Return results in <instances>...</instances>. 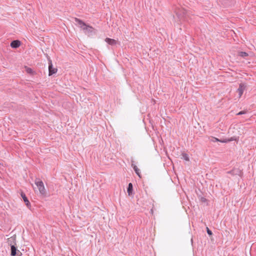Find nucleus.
Here are the masks:
<instances>
[{"mask_svg":"<svg viewBox=\"0 0 256 256\" xmlns=\"http://www.w3.org/2000/svg\"><path fill=\"white\" fill-rule=\"evenodd\" d=\"M34 183L38 188L40 193L44 196H46V192L43 182L38 178H36Z\"/></svg>","mask_w":256,"mask_h":256,"instance_id":"obj_1","label":"nucleus"},{"mask_svg":"<svg viewBox=\"0 0 256 256\" xmlns=\"http://www.w3.org/2000/svg\"><path fill=\"white\" fill-rule=\"evenodd\" d=\"M20 196H21L22 198V199H23L24 202H25L26 206H27V207L28 208L29 206H30V204L29 200H28V198L26 196V194L24 192H22L20 193Z\"/></svg>","mask_w":256,"mask_h":256,"instance_id":"obj_8","label":"nucleus"},{"mask_svg":"<svg viewBox=\"0 0 256 256\" xmlns=\"http://www.w3.org/2000/svg\"><path fill=\"white\" fill-rule=\"evenodd\" d=\"M133 190V186L132 183H129L127 188V192L129 196L132 195Z\"/></svg>","mask_w":256,"mask_h":256,"instance_id":"obj_13","label":"nucleus"},{"mask_svg":"<svg viewBox=\"0 0 256 256\" xmlns=\"http://www.w3.org/2000/svg\"><path fill=\"white\" fill-rule=\"evenodd\" d=\"M20 45V42L19 40H12L10 43V46L12 48H18Z\"/></svg>","mask_w":256,"mask_h":256,"instance_id":"obj_9","label":"nucleus"},{"mask_svg":"<svg viewBox=\"0 0 256 256\" xmlns=\"http://www.w3.org/2000/svg\"><path fill=\"white\" fill-rule=\"evenodd\" d=\"M75 20V22H77L79 25L80 26V27L82 28H84L85 26H86V24L82 20L79 19V18H75L74 19Z\"/></svg>","mask_w":256,"mask_h":256,"instance_id":"obj_14","label":"nucleus"},{"mask_svg":"<svg viewBox=\"0 0 256 256\" xmlns=\"http://www.w3.org/2000/svg\"><path fill=\"white\" fill-rule=\"evenodd\" d=\"M57 72V68L53 67L52 62L48 60V75L50 76L56 74Z\"/></svg>","mask_w":256,"mask_h":256,"instance_id":"obj_4","label":"nucleus"},{"mask_svg":"<svg viewBox=\"0 0 256 256\" xmlns=\"http://www.w3.org/2000/svg\"><path fill=\"white\" fill-rule=\"evenodd\" d=\"M7 243L10 247L12 246H16V236L14 235L10 238H8L7 240Z\"/></svg>","mask_w":256,"mask_h":256,"instance_id":"obj_5","label":"nucleus"},{"mask_svg":"<svg viewBox=\"0 0 256 256\" xmlns=\"http://www.w3.org/2000/svg\"><path fill=\"white\" fill-rule=\"evenodd\" d=\"M246 88V85L244 84L241 83L239 85V87L238 89L240 96H241L244 92V90Z\"/></svg>","mask_w":256,"mask_h":256,"instance_id":"obj_6","label":"nucleus"},{"mask_svg":"<svg viewBox=\"0 0 256 256\" xmlns=\"http://www.w3.org/2000/svg\"><path fill=\"white\" fill-rule=\"evenodd\" d=\"M22 253L18 250L16 246L12 245L10 247V255L11 256H21Z\"/></svg>","mask_w":256,"mask_h":256,"instance_id":"obj_2","label":"nucleus"},{"mask_svg":"<svg viewBox=\"0 0 256 256\" xmlns=\"http://www.w3.org/2000/svg\"><path fill=\"white\" fill-rule=\"evenodd\" d=\"M182 158L184 159L186 161H189V160H190L189 157L187 154H186L185 152H182Z\"/></svg>","mask_w":256,"mask_h":256,"instance_id":"obj_17","label":"nucleus"},{"mask_svg":"<svg viewBox=\"0 0 256 256\" xmlns=\"http://www.w3.org/2000/svg\"><path fill=\"white\" fill-rule=\"evenodd\" d=\"M198 198H199L200 200L202 202L204 203V202H207L208 200H206V198H205L204 197L202 196H200V195H198Z\"/></svg>","mask_w":256,"mask_h":256,"instance_id":"obj_18","label":"nucleus"},{"mask_svg":"<svg viewBox=\"0 0 256 256\" xmlns=\"http://www.w3.org/2000/svg\"><path fill=\"white\" fill-rule=\"evenodd\" d=\"M134 161L132 160V166L136 174L140 178H141V174L140 172V170L134 164Z\"/></svg>","mask_w":256,"mask_h":256,"instance_id":"obj_10","label":"nucleus"},{"mask_svg":"<svg viewBox=\"0 0 256 256\" xmlns=\"http://www.w3.org/2000/svg\"><path fill=\"white\" fill-rule=\"evenodd\" d=\"M228 174H230L232 176H238L242 177L243 172L242 170L239 168H234L231 170L228 171Z\"/></svg>","mask_w":256,"mask_h":256,"instance_id":"obj_3","label":"nucleus"},{"mask_svg":"<svg viewBox=\"0 0 256 256\" xmlns=\"http://www.w3.org/2000/svg\"><path fill=\"white\" fill-rule=\"evenodd\" d=\"M247 112H248L247 110H242V111H240L239 112H238L236 114V115H242V114H246L247 113Z\"/></svg>","mask_w":256,"mask_h":256,"instance_id":"obj_20","label":"nucleus"},{"mask_svg":"<svg viewBox=\"0 0 256 256\" xmlns=\"http://www.w3.org/2000/svg\"><path fill=\"white\" fill-rule=\"evenodd\" d=\"M238 56H241L242 58H246L248 56V54L246 52H238Z\"/></svg>","mask_w":256,"mask_h":256,"instance_id":"obj_16","label":"nucleus"},{"mask_svg":"<svg viewBox=\"0 0 256 256\" xmlns=\"http://www.w3.org/2000/svg\"><path fill=\"white\" fill-rule=\"evenodd\" d=\"M210 141L211 142H230V141H231L232 140H219L218 138H214V137H211V138L210 139Z\"/></svg>","mask_w":256,"mask_h":256,"instance_id":"obj_11","label":"nucleus"},{"mask_svg":"<svg viewBox=\"0 0 256 256\" xmlns=\"http://www.w3.org/2000/svg\"><path fill=\"white\" fill-rule=\"evenodd\" d=\"M105 41L108 44L112 45V46L115 45L116 44V41L115 40L108 38H106Z\"/></svg>","mask_w":256,"mask_h":256,"instance_id":"obj_12","label":"nucleus"},{"mask_svg":"<svg viewBox=\"0 0 256 256\" xmlns=\"http://www.w3.org/2000/svg\"><path fill=\"white\" fill-rule=\"evenodd\" d=\"M26 71L28 74H32L34 72L30 68H26Z\"/></svg>","mask_w":256,"mask_h":256,"instance_id":"obj_19","label":"nucleus"},{"mask_svg":"<svg viewBox=\"0 0 256 256\" xmlns=\"http://www.w3.org/2000/svg\"><path fill=\"white\" fill-rule=\"evenodd\" d=\"M176 14L178 15V18H182V16H184L186 14V11L185 10H182L180 12H176Z\"/></svg>","mask_w":256,"mask_h":256,"instance_id":"obj_15","label":"nucleus"},{"mask_svg":"<svg viewBox=\"0 0 256 256\" xmlns=\"http://www.w3.org/2000/svg\"><path fill=\"white\" fill-rule=\"evenodd\" d=\"M1 165V164L0 163V166Z\"/></svg>","mask_w":256,"mask_h":256,"instance_id":"obj_22","label":"nucleus"},{"mask_svg":"<svg viewBox=\"0 0 256 256\" xmlns=\"http://www.w3.org/2000/svg\"><path fill=\"white\" fill-rule=\"evenodd\" d=\"M82 29L84 30L85 33L88 34H92L94 30V28L92 26L87 25L86 24V26L82 28Z\"/></svg>","mask_w":256,"mask_h":256,"instance_id":"obj_7","label":"nucleus"},{"mask_svg":"<svg viewBox=\"0 0 256 256\" xmlns=\"http://www.w3.org/2000/svg\"><path fill=\"white\" fill-rule=\"evenodd\" d=\"M206 232L209 236H212V230H210L208 227L206 228Z\"/></svg>","mask_w":256,"mask_h":256,"instance_id":"obj_21","label":"nucleus"}]
</instances>
